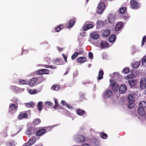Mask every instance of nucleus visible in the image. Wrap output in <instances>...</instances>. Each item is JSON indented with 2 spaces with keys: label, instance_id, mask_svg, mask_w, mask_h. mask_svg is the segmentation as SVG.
Here are the masks:
<instances>
[{
  "label": "nucleus",
  "instance_id": "7c9ffc66",
  "mask_svg": "<svg viewBox=\"0 0 146 146\" xmlns=\"http://www.w3.org/2000/svg\"><path fill=\"white\" fill-rule=\"evenodd\" d=\"M139 107L143 108H146V102L145 101H140L139 104Z\"/></svg>",
  "mask_w": 146,
  "mask_h": 146
},
{
  "label": "nucleus",
  "instance_id": "cd10ccee",
  "mask_svg": "<svg viewBox=\"0 0 146 146\" xmlns=\"http://www.w3.org/2000/svg\"><path fill=\"white\" fill-rule=\"evenodd\" d=\"M77 113L80 115H82L85 113V111L83 110L78 109L76 110Z\"/></svg>",
  "mask_w": 146,
  "mask_h": 146
},
{
  "label": "nucleus",
  "instance_id": "7ed1b4c3",
  "mask_svg": "<svg viewBox=\"0 0 146 146\" xmlns=\"http://www.w3.org/2000/svg\"><path fill=\"white\" fill-rule=\"evenodd\" d=\"M18 105L17 104H11L10 105V108L9 109V112L12 114L15 112H13L12 111H16L18 109Z\"/></svg>",
  "mask_w": 146,
  "mask_h": 146
},
{
  "label": "nucleus",
  "instance_id": "f257e3e1",
  "mask_svg": "<svg viewBox=\"0 0 146 146\" xmlns=\"http://www.w3.org/2000/svg\"><path fill=\"white\" fill-rule=\"evenodd\" d=\"M130 4L131 8L133 9H137L140 7L139 3L136 0H131Z\"/></svg>",
  "mask_w": 146,
  "mask_h": 146
},
{
  "label": "nucleus",
  "instance_id": "2eb2a0df",
  "mask_svg": "<svg viewBox=\"0 0 146 146\" xmlns=\"http://www.w3.org/2000/svg\"><path fill=\"white\" fill-rule=\"evenodd\" d=\"M37 79L36 77L31 78L30 81L29 82V85L31 87L34 86V84L37 82Z\"/></svg>",
  "mask_w": 146,
  "mask_h": 146
},
{
  "label": "nucleus",
  "instance_id": "0e129e2a",
  "mask_svg": "<svg viewBox=\"0 0 146 146\" xmlns=\"http://www.w3.org/2000/svg\"><path fill=\"white\" fill-rule=\"evenodd\" d=\"M46 103H47V104L49 105V106H52V104L50 102H46Z\"/></svg>",
  "mask_w": 146,
  "mask_h": 146
},
{
  "label": "nucleus",
  "instance_id": "de8ad7c7",
  "mask_svg": "<svg viewBox=\"0 0 146 146\" xmlns=\"http://www.w3.org/2000/svg\"><path fill=\"white\" fill-rule=\"evenodd\" d=\"M43 74H48L49 73V70L46 69H42Z\"/></svg>",
  "mask_w": 146,
  "mask_h": 146
},
{
  "label": "nucleus",
  "instance_id": "f704fd0d",
  "mask_svg": "<svg viewBox=\"0 0 146 146\" xmlns=\"http://www.w3.org/2000/svg\"><path fill=\"white\" fill-rule=\"evenodd\" d=\"M36 78L37 82L38 84H39L42 82L43 80V78L42 76H40L38 77H36Z\"/></svg>",
  "mask_w": 146,
  "mask_h": 146
},
{
  "label": "nucleus",
  "instance_id": "b1692460",
  "mask_svg": "<svg viewBox=\"0 0 146 146\" xmlns=\"http://www.w3.org/2000/svg\"><path fill=\"white\" fill-rule=\"evenodd\" d=\"M110 30H105L103 32L102 36L104 37H106L110 35Z\"/></svg>",
  "mask_w": 146,
  "mask_h": 146
},
{
  "label": "nucleus",
  "instance_id": "49530a36",
  "mask_svg": "<svg viewBox=\"0 0 146 146\" xmlns=\"http://www.w3.org/2000/svg\"><path fill=\"white\" fill-rule=\"evenodd\" d=\"M129 68H124L123 71V72L125 74H127L129 72Z\"/></svg>",
  "mask_w": 146,
  "mask_h": 146
},
{
  "label": "nucleus",
  "instance_id": "9b49d317",
  "mask_svg": "<svg viewBox=\"0 0 146 146\" xmlns=\"http://www.w3.org/2000/svg\"><path fill=\"white\" fill-rule=\"evenodd\" d=\"M127 90V87L125 85H122L119 88V91L121 94L125 93Z\"/></svg>",
  "mask_w": 146,
  "mask_h": 146
},
{
  "label": "nucleus",
  "instance_id": "c03bdc74",
  "mask_svg": "<svg viewBox=\"0 0 146 146\" xmlns=\"http://www.w3.org/2000/svg\"><path fill=\"white\" fill-rule=\"evenodd\" d=\"M134 75L133 74H132L128 75L126 77L127 79L129 80L130 79H133L134 78Z\"/></svg>",
  "mask_w": 146,
  "mask_h": 146
},
{
  "label": "nucleus",
  "instance_id": "e2e57ef3",
  "mask_svg": "<svg viewBox=\"0 0 146 146\" xmlns=\"http://www.w3.org/2000/svg\"><path fill=\"white\" fill-rule=\"evenodd\" d=\"M67 107L69 109H71L72 108V107L70 106L68 104H67L66 105Z\"/></svg>",
  "mask_w": 146,
  "mask_h": 146
},
{
  "label": "nucleus",
  "instance_id": "c9c22d12",
  "mask_svg": "<svg viewBox=\"0 0 146 146\" xmlns=\"http://www.w3.org/2000/svg\"><path fill=\"white\" fill-rule=\"evenodd\" d=\"M33 122L34 124L35 125H36L40 124L41 121L39 119L37 118L35 119Z\"/></svg>",
  "mask_w": 146,
  "mask_h": 146
},
{
  "label": "nucleus",
  "instance_id": "39448f33",
  "mask_svg": "<svg viewBox=\"0 0 146 146\" xmlns=\"http://www.w3.org/2000/svg\"><path fill=\"white\" fill-rule=\"evenodd\" d=\"M128 83L131 87H133L136 86L138 83V81L137 79H133L129 80Z\"/></svg>",
  "mask_w": 146,
  "mask_h": 146
},
{
  "label": "nucleus",
  "instance_id": "680f3d73",
  "mask_svg": "<svg viewBox=\"0 0 146 146\" xmlns=\"http://www.w3.org/2000/svg\"><path fill=\"white\" fill-rule=\"evenodd\" d=\"M22 127H20L18 128V130L17 132V133H18L20 132L22 130Z\"/></svg>",
  "mask_w": 146,
  "mask_h": 146
},
{
  "label": "nucleus",
  "instance_id": "bf43d9fd",
  "mask_svg": "<svg viewBox=\"0 0 146 146\" xmlns=\"http://www.w3.org/2000/svg\"><path fill=\"white\" fill-rule=\"evenodd\" d=\"M49 68H52L53 69H55L56 68V67L55 66H53L52 65H50Z\"/></svg>",
  "mask_w": 146,
  "mask_h": 146
},
{
  "label": "nucleus",
  "instance_id": "4d7b16f0",
  "mask_svg": "<svg viewBox=\"0 0 146 146\" xmlns=\"http://www.w3.org/2000/svg\"><path fill=\"white\" fill-rule=\"evenodd\" d=\"M88 56L90 58H92L93 56L92 53L90 52H89L88 53Z\"/></svg>",
  "mask_w": 146,
  "mask_h": 146
},
{
  "label": "nucleus",
  "instance_id": "dca6fc26",
  "mask_svg": "<svg viewBox=\"0 0 146 146\" xmlns=\"http://www.w3.org/2000/svg\"><path fill=\"white\" fill-rule=\"evenodd\" d=\"M100 46L102 49L107 48L108 47V44L106 41L102 40L100 42Z\"/></svg>",
  "mask_w": 146,
  "mask_h": 146
},
{
  "label": "nucleus",
  "instance_id": "a18cd8bd",
  "mask_svg": "<svg viewBox=\"0 0 146 146\" xmlns=\"http://www.w3.org/2000/svg\"><path fill=\"white\" fill-rule=\"evenodd\" d=\"M146 42V35L143 37L142 41L141 46H143L145 42Z\"/></svg>",
  "mask_w": 146,
  "mask_h": 146
},
{
  "label": "nucleus",
  "instance_id": "052dcab7",
  "mask_svg": "<svg viewBox=\"0 0 146 146\" xmlns=\"http://www.w3.org/2000/svg\"><path fill=\"white\" fill-rule=\"evenodd\" d=\"M42 65H43V66L44 67L46 68H49V67H50V65H45V64H43Z\"/></svg>",
  "mask_w": 146,
  "mask_h": 146
},
{
  "label": "nucleus",
  "instance_id": "37998d69",
  "mask_svg": "<svg viewBox=\"0 0 146 146\" xmlns=\"http://www.w3.org/2000/svg\"><path fill=\"white\" fill-rule=\"evenodd\" d=\"M36 139L35 137H32L29 140V141L33 145L34 143L36 141Z\"/></svg>",
  "mask_w": 146,
  "mask_h": 146
},
{
  "label": "nucleus",
  "instance_id": "338daca9",
  "mask_svg": "<svg viewBox=\"0 0 146 146\" xmlns=\"http://www.w3.org/2000/svg\"><path fill=\"white\" fill-rule=\"evenodd\" d=\"M57 48L58 50H62V48L59 47H58Z\"/></svg>",
  "mask_w": 146,
  "mask_h": 146
},
{
  "label": "nucleus",
  "instance_id": "6ab92c4d",
  "mask_svg": "<svg viewBox=\"0 0 146 146\" xmlns=\"http://www.w3.org/2000/svg\"><path fill=\"white\" fill-rule=\"evenodd\" d=\"M93 27V26L91 24H85L83 26V30L84 31H86Z\"/></svg>",
  "mask_w": 146,
  "mask_h": 146
},
{
  "label": "nucleus",
  "instance_id": "69168bd1",
  "mask_svg": "<svg viewBox=\"0 0 146 146\" xmlns=\"http://www.w3.org/2000/svg\"><path fill=\"white\" fill-rule=\"evenodd\" d=\"M60 61V58H57L54 60V61L55 62H58L59 61Z\"/></svg>",
  "mask_w": 146,
  "mask_h": 146
},
{
  "label": "nucleus",
  "instance_id": "c756f323",
  "mask_svg": "<svg viewBox=\"0 0 146 146\" xmlns=\"http://www.w3.org/2000/svg\"><path fill=\"white\" fill-rule=\"evenodd\" d=\"M104 75V72L103 70H101L99 72L98 75L97 77V79L98 80H100L102 79Z\"/></svg>",
  "mask_w": 146,
  "mask_h": 146
},
{
  "label": "nucleus",
  "instance_id": "423d86ee",
  "mask_svg": "<svg viewBox=\"0 0 146 146\" xmlns=\"http://www.w3.org/2000/svg\"><path fill=\"white\" fill-rule=\"evenodd\" d=\"M115 19V15L110 14L108 16V20L109 23L112 24L114 23Z\"/></svg>",
  "mask_w": 146,
  "mask_h": 146
},
{
  "label": "nucleus",
  "instance_id": "5fc2aeb1",
  "mask_svg": "<svg viewBox=\"0 0 146 146\" xmlns=\"http://www.w3.org/2000/svg\"><path fill=\"white\" fill-rule=\"evenodd\" d=\"M25 144L26 146H30L32 144L29 141L25 143Z\"/></svg>",
  "mask_w": 146,
  "mask_h": 146
},
{
  "label": "nucleus",
  "instance_id": "603ef678",
  "mask_svg": "<svg viewBox=\"0 0 146 146\" xmlns=\"http://www.w3.org/2000/svg\"><path fill=\"white\" fill-rule=\"evenodd\" d=\"M26 134L28 135H31L32 134L31 131V129H28L26 131Z\"/></svg>",
  "mask_w": 146,
  "mask_h": 146
},
{
  "label": "nucleus",
  "instance_id": "4c0bfd02",
  "mask_svg": "<svg viewBox=\"0 0 146 146\" xmlns=\"http://www.w3.org/2000/svg\"><path fill=\"white\" fill-rule=\"evenodd\" d=\"M42 105L43 102H42L40 101L38 103L37 106L39 111H40L42 110Z\"/></svg>",
  "mask_w": 146,
  "mask_h": 146
},
{
  "label": "nucleus",
  "instance_id": "9d476101",
  "mask_svg": "<svg viewBox=\"0 0 146 146\" xmlns=\"http://www.w3.org/2000/svg\"><path fill=\"white\" fill-rule=\"evenodd\" d=\"M140 86L142 89L146 88V77L145 78H142L140 81Z\"/></svg>",
  "mask_w": 146,
  "mask_h": 146
},
{
  "label": "nucleus",
  "instance_id": "bb28decb",
  "mask_svg": "<svg viewBox=\"0 0 146 146\" xmlns=\"http://www.w3.org/2000/svg\"><path fill=\"white\" fill-rule=\"evenodd\" d=\"M116 39V35H111L109 39V42H114Z\"/></svg>",
  "mask_w": 146,
  "mask_h": 146
},
{
  "label": "nucleus",
  "instance_id": "ea45409f",
  "mask_svg": "<svg viewBox=\"0 0 146 146\" xmlns=\"http://www.w3.org/2000/svg\"><path fill=\"white\" fill-rule=\"evenodd\" d=\"M100 135L101 138L104 139H106L107 137V135L103 132L100 133Z\"/></svg>",
  "mask_w": 146,
  "mask_h": 146
},
{
  "label": "nucleus",
  "instance_id": "774afa93",
  "mask_svg": "<svg viewBox=\"0 0 146 146\" xmlns=\"http://www.w3.org/2000/svg\"><path fill=\"white\" fill-rule=\"evenodd\" d=\"M61 103L63 106H64L65 101H61Z\"/></svg>",
  "mask_w": 146,
  "mask_h": 146
},
{
  "label": "nucleus",
  "instance_id": "72a5a7b5",
  "mask_svg": "<svg viewBox=\"0 0 146 146\" xmlns=\"http://www.w3.org/2000/svg\"><path fill=\"white\" fill-rule=\"evenodd\" d=\"M76 51H77L76 52L77 53L78 55L82 54L83 52V49L81 48H77L76 49Z\"/></svg>",
  "mask_w": 146,
  "mask_h": 146
},
{
  "label": "nucleus",
  "instance_id": "a19ab883",
  "mask_svg": "<svg viewBox=\"0 0 146 146\" xmlns=\"http://www.w3.org/2000/svg\"><path fill=\"white\" fill-rule=\"evenodd\" d=\"M142 63L143 65L146 66V55L142 58Z\"/></svg>",
  "mask_w": 146,
  "mask_h": 146
},
{
  "label": "nucleus",
  "instance_id": "3c124183",
  "mask_svg": "<svg viewBox=\"0 0 146 146\" xmlns=\"http://www.w3.org/2000/svg\"><path fill=\"white\" fill-rule=\"evenodd\" d=\"M42 72V69L37 70L36 72V73L38 75H42L43 74Z\"/></svg>",
  "mask_w": 146,
  "mask_h": 146
},
{
  "label": "nucleus",
  "instance_id": "20e7f679",
  "mask_svg": "<svg viewBox=\"0 0 146 146\" xmlns=\"http://www.w3.org/2000/svg\"><path fill=\"white\" fill-rule=\"evenodd\" d=\"M112 89L114 91L117 90L119 88V86L114 80L110 81Z\"/></svg>",
  "mask_w": 146,
  "mask_h": 146
},
{
  "label": "nucleus",
  "instance_id": "393cba45",
  "mask_svg": "<svg viewBox=\"0 0 146 146\" xmlns=\"http://www.w3.org/2000/svg\"><path fill=\"white\" fill-rule=\"evenodd\" d=\"M136 95L133 94H129L127 96V98L129 100H135Z\"/></svg>",
  "mask_w": 146,
  "mask_h": 146
},
{
  "label": "nucleus",
  "instance_id": "a878e982",
  "mask_svg": "<svg viewBox=\"0 0 146 146\" xmlns=\"http://www.w3.org/2000/svg\"><path fill=\"white\" fill-rule=\"evenodd\" d=\"M77 141L79 142H83L85 141V138L82 135H78L77 138Z\"/></svg>",
  "mask_w": 146,
  "mask_h": 146
},
{
  "label": "nucleus",
  "instance_id": "aec40b11",
  "mask_svg": "<svg viewBox=\"0 0 146 146\" xmlns=\"http://www.w3.org/2000/svg\"><path fill=\"white\" fill-rule=\"evenodd\" d=\"M91 36V37L93 39H97L99 38V35L98 32H94L92 34Z\"/></svg>",
  "mask_w": 146,
  "mask_h": 146
},
{
  "label": "nucleus",
  "instance_id": "0eeeda50",
  "mask_svg": "<svg viewBox=\"0 0 146 146\" xmlns=\"http://www.w3.org/2000/svg\"><path fill=\"white\" fill-rule=\"evenodd\" d=\"M75 23V21L74 18L71 19L66 24V26L68 28H70L72 27Z\"/></svg>",
  "mask_w": 146,
  "mask_h": 146
},
{
  "label": "nucleus",
  "instance_id": "864d4df0",
  "mask_svg": "<svg viewBox=\"0 0 146 146\" xmlns=\"http://www.w3.org/2000/svg\"><path fill=\"white\" fill-rule=\"evenodd\" d=\"M55 105L53 106V108L54 109L56 108L58 106V104H57V101H54Z\"/></svg>",
  "mask_w": 146,
  "mask_h": 146
},
{
  "label": "nucleus",
  "instance_id": "6e6552de",
  "mask_svg": "<svg viewBox=\"0 0 146 146\" xmlns=\"http://www.w3.org/2000/svg\"><path fill=\"white\" fill-rule=\"evenodd\" d=\"M11 88L12 90H14L16 92H20L24 91L25 89L24 88H21L14 86H12Z\"/></svg>",
  "mask_w": 146,
  "mask_h": 146
},
{
  "label": "nucleus",
  "instance_id": "ddd939ff",
  "mask_svg": "<svg viewBox=\"0 0 146 146\" xmlns=\"http://www.w3.org/2000/svg\"><path fill=\"white\" fill-rule=\"evenodd\" d=\"M46 132L45 129H42L37 131L36 133V135L37 136H40L44 134Z\"/></svg>",
  "mask_w": 146,
  "mask_h": 146
},
{
  "label": "nucleus",
  "instance_id": "8fccbe9b",
  "mask_svg": "<svg viewBox=\"0 0 146 146\" xmlns=\"http://www.w3.org/2000/svg\"><path fill=\"white\" fill-rule=\"evenodd\" d=\"M78 54H77L76 52H75L72 55L71 57V58L72 60H74L75 59L77 56Z\"/></svg>",
  "mask_w": 146,
  "mask_h": 146
},
{
  "label": "nucleus",
  "instance_id": "09e8293b",
  "mask_svg": "<svg viewBox=\"0 0 146 146\" xmlns=\"http://www.w3.org/2000/svg\"><path fill=\"white\" fill-rule=\"evenodd\" d=\"M80 95L81 99L82 100H86L85 94L81 93Z\"/></svg>",
  "mask_w": 146,
  "mask_h": 146
},
{
  "label": "nucleus",
  "instance_id": "13d9d810",
  "mask_svg": "<svg viewBox=\"0 0 146 146\" xmlns=\"http://www.w3.org/2000/svg\"><path fill=\"white\" fill-rule=\"evenodd\" d=\"M123 18L127 19L128 18V15L127 14H126L125 16H123Z\"/></svg>",
  "mask_w": 146,
  "mask_h": 146
},
{
  "label": "nucleus",
  "instance_id": "1a4fd4ad",
  "mask_svg": "<svg viewBox=\"0 0 146 146\" xmlns=\"http://www.w3.org/2000/svg\"><path fill=\"white\" fill-rule=\"evenodd\" d=\"M27 117V113L23 112H20L18 116V118L20 120L26 119Z\"/></svg>",
  "mask_w": 146,
  "mask_h": 146
},
{
  "label": "nucleus",
  "instance_id": "5701e85b",
  "mask_svg": "<svg viewBox=\"0 0 146 146\" xmlns=\"http://www.w3.org/2000/svg\"><path fill=\"white\" fill-rule=\"evenodd\" d=\"M86 60V58L85 57H81L77 59V61L79 63H83L85 62Z\"/></svg>",
  "mask_w": 146,
  "mask_h": 146
},
{
  "label": "nucleus",
  "instance_id": "473e14b6",
  "mask_svg": "<svg viewBox=\"0 0 146 146\" xmlns=\"http://www.w3.org/2000/svg\"><path fill=\"white\" fill-rule=\"evenodd\" d=\"M20 84H29V81L27 80H24L21 79L19 81Z\"/></svg>",
  "mask_w": 146,
  "mask_h": 146
},
{
  "label": "nucleus",
  "instance_id": "c85d7f7f",
  "mask_svg": "<svg viewBox=\"0 0 146 146\" xmlns=\"http://www.w3.org/2000/svg\"><path fill=\"white\" fill-rule=\"evenodd\" d=\"M60 89V86L57 85H54L51 88V90L55 91H58Z\"/></svg>",
  "mask_w": 146,
  "mask_h": 146
},
{
  "label": "nucleus",
  "instance_id": "a211bd4d",
  "mask_svg": "<svg viewBox=\"0 0 146 146\" xmlns=\"http://www.w3.org/2000/svg\"><path fill=\"white\" fill-rule=\"evenodd\" d=\"M139 114L141 116H143L145 114V111L142 107H139L137 110Z\"/></svg>",
  "mask_w": 146,
  "mask_h": 146
},
{
  "label": "nucleus",
  "instance_id": "f03ea898",
  "mask_svg": "<svg viewBox=\"0 0 146 146\" xmlns=\"http://www.w3.org/2000/svg\"><path fill=\"white\" fill-rule=\"evenodd\" d=\"M105 7V5L104 2H101L98 6L97 11L98 14H101L103 12Z\"/></svg>",
  "mask_w": 146,
  "mask_h": 146
},
{
  "label": "nucleus",
  "instance_id": "4468645a",
  "mask_svg": "<svg viewBox=\"0 0 146 146\" xmlns=\"http://www.w3.org/2000/svg\"><path fill=\"white\" fill-rule=\"evenodd\" d=\"M123 26V24L121 22H118L115 27V30L116 31H118L121 30Z\"/></svg>",
  "mask_w": 146,
  "mask_h": 146
},
{
  "label": "nucleus",
  "instance_id": "e433bc0d",
  "mask_svg": "<svg viewBox=\"0 0 146 146\" xmlns=\"http://www.w3.org/2000/svg\"><path fill=\"white\" fill-rule=\"evenodd\" d=\"M140 64V62L137 61L134 62L133 65V66L134 68H138Z\"/></svg>",
  "mask_w": 146,
  "mask_h": 146
},
{
  "label": "nucleus",
  "instance_id": "f8f14e48",
  "mask_svg": "<svg viewBox=\"0 0 146 146\" xmlns=\"http://www.w3.org/2000/svg\"><path fill=\"white\" fill-rule=\"evenodd\" d=\"M113 94L112 91L108 90H106V92L104 93V96L105 98H108L112 96Z\"/></svg>",
  "mask_w": 146,
  "mask_h": 146
},
{
  "label": "nucleus",
  "instance_id": "4be33fe9",
  "mask_svg": "<svg viewBox=\"0 0 146 146\" xmlns=\"http://www.w3.org/2000/svg\"><path fill=\"white\" fill-rule=\"evenodd\" d=\"M25 106L28 108H33L35 105V103L31 101L25 104Z\"/></svg>",
  "mask_w": 146,
  "mask_h": 146
},
{
  "label": "nucleus",
  "instance_id": "2f4dec72",
  "mask_svg": "<svg viewBox=\"0 0 146 146\" xmlns=\"http://www.w3.org/2000/svg\"><path fill=\"white\" fill-rule=\"evenodd\" d=\"M127 9L125 7H121L119 9V12L120 14H123L125 13L126 10Z\"/></svg>",
  "mask_w": 146,
  "mask_h": 146
},
{
  "label": "nucleus",
  "instance_id": "58836bf2",
  "mask_svg": "<svg viewBox=\"0 0 146 146\" xmlns=\"http://www.w3.org/2000/svg\"><path fill=\"white\" fill-rule=\"evenodd\" d=\"M62 25H60L57 26L55 27V31L56 32H59L61 29L63 28Z\"/></svg>",
  "mask_w": 146,
  "mask_h": 146
},
{
  "label": "nucleus",
  "instance_id": "412c9836",
  "mask_svg": "<svg viewBox=\"0 0 146 146\" xmlns=\"http://www.w3.org/2000/svg\"><path fill=\"white\" fill-rule=\"evenodd\" d=\"M105 25L104 22L101 20H98L97 22V27L98 28H100Z\"/></svg>",
  "mask_w": 146,
  "mask_h": 146
},
{
  "label": "nucleus",
  "instance_id": "f3484780",
  "mask_svg": "<svg viewBox=\"0 0 146 146\" xmlns=\"http://www.w3.org/2000/svg\"><path fill=\"white\" fill-rule=\"evenodd\" d=\"M126 102L127 107L129 108H131L135 106V101H127Z\"/></svg>",
  "mask_w": 146,
  "mask_h": 146
},
{
  "label": "nucleus",
  "instance_id": "79ce46f5",
  "mask_svg": "<svg viewBox=\"0 0 146 146\" xmlns=\"http://www.w3.org/2000/svg\"><path fill=\"white\" fill-rule=\"evenodd\" d=\"M37 90L36 89H30L29 90V92L31 94H34L36 93Z\"/></svg>",
  "mask_w": 146,
  "mask_h": 146
},
{
  "label": "nucleus",
  "instance_id": "6e6d98bb",
  "mask_svg": "<svg viewBox=\"0 0 146 146\" xmlns=\"http://www.w3.org/2000/svg\"><path fill=\"white\" fill-rule=\"evenodd\" d=\"M62 56L64 58L65 61L66 62H67V56L64 54H62Z\"/></svg>",
  "mask_w": 146,
  "mask_h": 146
}]
</instances>
